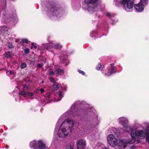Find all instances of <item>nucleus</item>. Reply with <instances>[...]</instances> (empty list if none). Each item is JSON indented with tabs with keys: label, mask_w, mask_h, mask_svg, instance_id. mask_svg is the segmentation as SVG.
<instances>
[{
	"label": "nucleus",
	"mask_w": 149,
	"mask_h": 149,
	"mask_svg": "<svg viewBox=\"0 0 149 149\" xmlns=\"http://www.w3.org/2000/svg\"><path fill=\"white\" fill-rule=\"evenodd\" d=\"M61 122L62 120L60 117L56 125V128L61 125L57 134L59 137L63 138L72 131L74 124L73 120H66L62 123Z\"/></svg>",
	"instance_id": "1"
},
{
	"label": "nucleus",
	"mask_w": 149,
	"mask_h": 149,
	"mask_svg": "<svg viewBox=\"0 0 149 149\" xmlns=\"http://www.w3.org/2000/svg\"><path fill=\"white\" fill-rule=\"evenodd\" d=\"M134 135L131 136L132 139L131 140H127L125 139L120 140L119 141V146H123V148H125L128 143H134L135 141V136L136 137L140 139H143L144 138L145 136L146 137L149 135V126L146 127L145 130H137L135 132V134H134Z\"/></svg>",
	"instance_id": "2"
},
{
	"label": "nucleus",
	"mask_w": 149,
	"mask_h": 149,
	"mask_svg": "<svg viewBox=\"0 0 149 149\" xmlns=\"http://www.w3.org/2000/svg\"><path fill=\"white\" fill-rule=\"evenodd\" d=\"M117 120L119 123L123 126L125 131L128 133H130L131 135L132 136L134 135V129L132 128L131 126L127 124L128 123V120L127 118L125 117H121L118 118Z\"/></svg>",
	"instance_id": "3"
},
{
	"label": "nucleus",
	"mask_w": 149,
	"mask_h": 149,
	"mask_svg": "<svg viewBox=\"0 0 149 149\" xmlns=\"http://www.w3.org/2000/svg\"><path fill=\"white\" fill-rule=\"evenodd\" d=\"M60 9L57 8L54 5L50 4L48 6V13L50 17L55 16L57 17H61L62 15Z\"/></svg>",
	"instance_id": "4"
},
{
	"label": "nucleus",
	"mask_w": 149,
	"mask_h": 149,
	"mask_svg": "<svg viewBox=\"0 0 149 149\" xmlns=\"http://www.w3.org/2000/svg\"><path fill=\"white\" fill-rule=\"evenodd\" d=\"M79 104V102H75L71 107L70 109L65 113L63 115V116H64L67 117H72L78 115V112L77 110V106Z\"/></svg>",
	"instance_id": "5"
},
{
	"label": "nucleus",
	"mask_w": 149,
	"mask_h": 149,
	"mask_svg": "<svg viewBox=\"0 0 149 149\" xmlns=\"http://www.w3.org/2000/svg\"><path fill=\"white\" fill-rule=\"evenodd\" d=\"M98 0H85V2L87 3H92L91 5L89 6L88 8V10L90 13H92L93 12L97 11L99 10L98 6L96 3Z\"/></svg>",
	"instance_id": "6"
},
{
	"label": "nucleus",
	"mask_w": 149,
	"mask_h": 149,
	"mask_svg": "<svg viewBox=\"0 0 149 149\" xmlns=\"http://www.w3.org/2000/svg\"><path fill=\"white\" fill-rule=\"evenodd\" d=\"M31 148H39L41 149H49L41 140L36 141L35 140L31 141L29 143Z\"/></svg>",
	"instance_id": "7"
},
{
	"label": "nucleus",
	"mask_w": 149,
	"mask_h": 149,
	"mask_svg": "<svg viewBox=\"0 0 149 149\" xmlns=\"http://www.w3.org/2000/svg\"><path fill=\"white\" fill-rule=\"evenodd\" d=\"M107 140L109 144L111 147L116 146L118 144V140L112 134L107 136Z\"/></svg>",
	"instance_id": "8"
},
{
	"label": "nucleus",
	"mask_w": 149,
	"mask_h": 149,
	"mask_svg": "<svg viewBox=\"0 0 149 149\" xmlns=\"http://www.w3.org/2000/svg\"><path fill=\"white\" fill-rule=\"evenodd\" d=\"M134 0H123L120 2V5L125 8L126 7L128 9H131L133 7Z\"/></svg>",
	"instance_id": "9"
},
{
	"label": "nucleus",
	"mask_w": 149,
	"mask_h": 149,
	"mask_svg": "<svg viewBox=\"0 0 149 149\" xmlns=\"http://www.w3.org/2000/svg\"><path fill=\"white\" fill-rule=\"evenodd\" d=\"M116 72V69L115 67L111 65H110L108 68L106 70L104 74L106 76H109L115 73Z\"/></svg>",
	"instance_id": "10"
},
{
	"label": "nucleus",
	"mask_w": 149,
	"mask_h": 149,
	"mask_svg": "<svg viewBox=\"0 0 149 149\" xmlns=\"http://www.w3.org/2000/svg\"><path fill=\"white\" fill-rule=\"evenodd\" d=\"M77 148L84 149L86 145V141L84 139H79L76 143Z\"/></svg>",
	"instance_id": "11"
},
{
	"label": "nucleus",
	"mask_w": 149,
	"mask_h": 149,
	"mask_svg": "<svg viewBox=\"0 0 149 149\" xmlns=\"http://www.w3.org/2000/svg\"><path fill=\"white\" fill-rule=\"evenodd\" d=\"M134 8L137 11L141 12L143 9V5L141 2L139 3L134 5Z\"/></svg>",
	"instance_id": "12"
},
{
	"label": "nucleus",
	"mask_w": 149,
	"mask_h": 149,
	"mask_svg": "<svg viewBox=\"0 0 149 149\" xmlns=\"http://www.w3.org/2000/svg\"><path fill=\"white\" fill-rule=\"evenodd\" d=\"M53 45L51 44L49 45L47 47L48 49H51L53 48L55 49H60L62 47V46L58 43H56L54 45Z\"/></svg>",
	"instance_id": "13"
},
{
	"label": "nucleus",
	"mask_w": 149,
	"mask_h": 149,
	"mask_svg": "<svg viewBox=\"0 0 149 149\" xmlns=\"http://www.w3.org/2000/svg\"><path fill=\"white\" fill-rule=\"evenodd\" d=\"M30 89V88L28 87L26 85H24L23 86V91L20 93V94L24 97H25L27 93V92L26 91V90H29Z\"/></svg>",
	"instance_id": "14"
},
{
	"label": "nucleus",
	"mask_w": 149,
	"mask_h": 149,
	"mask_svg": "<svg viewBox=\"0 0 149 149\" xmlns=\"http://www.w3.org/2000/svg\"><path fill=\"white\" fill-rule=\"evenodd\" d=\"M10 21L13 22H17V17L16 13L15 12L13 13L11 15H10Z\"/></svg>",
	"instance_id": "15"
},
{
	"label": "nucleus",
	"mask_w": 149,
	"mask_h": 149,
	"mask_svg": "<svg viewBox=\"0 0 149 149\" xmlns=\"http://www.w3.org/2000/svg\"><path fill=\"white\" fill-rule=\"evenodd\" d=\"M63 95V91H59L56 94V97L57 99V101L60 100H61Z\"/></svg>",
	"instance_id": "16"
},
{
	"label": "nucleus",
	"mask_w": 149,
	"mask_h": 149,
	"mask_svg": "<svg viewBox=\"0 0 149 149\" xmlns=\"http://www.w3.org/2000/svg\"><path fill=\"white\" fill-rule=\"evenodd\" d=\"M8 28L6 26H0V32L3 33L7 32L8 31Z\"/></svg>",
	"instance_id": "17"
},
{
	"label": "nucleus",
	"mask_w": 149,
	"mask_h": 149,
	"mask_svg": "<svg viewBox=\"0 0 149 149\" xmlns=\"http://www.w3.org/2000/svg\"><path fill=\"white\" fill-rule=\"evenodd\" d=\"M55 73L59 75H62L64 74L63 70L59 68H56L54 70Z\"/></svg>",
	"instance_id": "18"
},
{
	"label": "nucleus",
	"mask_w": 149,
	"mask_h": 149,
	"mask_svg": "<svg viewBox=\"0 0 149 149\" xmlns=\"http://www.w3.org/2000/svg\"><path fill=\"white\" fill-rule=\"evenodd\" d=\"M142 128V127L141 124L139 123H135L134 124L133 127L132 128H133L134 131L135 129H137Z\"/></svg>",
	"instance_id": "19"
},
{
	"label": "nucleus",
	"mask_w": 149,
	"mask_h": 149,
	"mask_svg": "<svg viewBox=\"0 0 149 149\" xmlns=\"http://www.w3.org/2000/svg\"><path fill=\"white\" fill-rule=\"evenodd\" d=\"M6 72L7 75L9 76H14L15 75L14 72H13L12 71L10 70H7Z\"/></svg>",
	"instance_id": "20"
},
{
	"label": "nucleus",
	"mask_w": 149,
	"mask_h": 149,
	"mask_svg": "<svg viewBox=\"0 0 149 149\" xmlns=\"http://www.w3.org/2000/svg\"><path fill=\"white\" fill-rule=\"evenodd\" d=\"M29 41L27 39H24L22 40L21 41V43L22 44V45H24V43H26L28 44L29 43Z\"/></svg>",
	"instance_id": "21"
},
{
	"label": "nucleus",
	"mask_w": 149,
	"mask_h": 149,
	"mask_svg": "<svg viewBox=\"0 0 149 149\" xmlns=\"http://www.w3.org/2000/svg\"><path fill=\"white\" fill-rule=\"evenodd\" d=\"M59 88V85L58 83H56L53 86V89L55 90H57Z\"/></svg>",
	"instance_id": "22"
},
{
	"label": "nucleus",
	"mask_w": 149,
	"mask_h": 149,
	"mask_svg": "<svg viewBox=\"0 0 149 149\" xmlns=\"http://www.w3.org/2000/svg\"><path fill=\"white\" fill-rule=\"evenodd\" d=\"M12 55V54L10 52H8L6 54V57L7 58L10 57Z\"/></svg>",
	"instance_id": "23"
},
{
	"label": "nucleus",
	"mask_w": 149,
	"mask_h": 149,
	"mask_svg": "<svg viewBox=\"0 0 149 149\" xmlns=\"http://www.w3.org/2000/svg\"><path fill=\"white\" fill-rule=\"evenodd\" d=\"M26 64L25 63H22L21 64L20 68H23L26 67Z\"/></svg>",
	"instance_id": "24"
},
{
	"label": "nucleus",
	"mask_w": 149,
	"mask_h": 149,
	"mask_svg": "<svg viewBox=\"0 0 149 149\" xmlns=\"http://www.w3.org/2000/svg\"><path fill=\"white\" fill-rule=\"evenodd\" d=\"M102 67V65L101 63H99L96 67V69L97 70H100V68H101Z\"/></svg>",
	"instance_id": "25"
},
{
	"label": "nucleus",
	"mask_w": 149,
	"mask_h": 149,
	"mask_svg": "<svg viewBox=\"0 0 149 149\" xmlns=\"http://www.w3.org/2000/svg\"><path fill=\"white\" fill-rule=\"evenodd\" d=\"M54 72L52 70L49 71L48 73V74L49 75H53L54 74Z\"/></svg>",
	"instance_id": "26"
},
{
	"label": "nucleus",
	"mask_w": 149,
	"mask_h": 149,
	"mask_svg": "<svg viewBox=\"0 0 149 149\" xmlns=\"http://www.w3.org/2000/svg\"><path fill=\"white\" fill-rule=\"evenodd\" d=\"M49 80L52 83H54L55 82L54 79L52 77H51L49 78Z\"/></svg>",
	"instance_id": "27"
},
{
	"label": "nucleus",
	"mask_w": 149,
	"mask_h": 149,
	"mask_svg": "<svg viewBox=\"0 0 149 149\" xmlns=\"http://www.w3.org/2000/svg\"><path fill=\"white\" fill-rule=\"evenodd\" d=\"M28 95L29 97H31L33 96V94L32 92H27V94Z\"/></svg>",
	"instance_id": "28"
},
{
	"label": "nucleus",
	"mask_w": 149,
	"mask_h": 149,
	"mask_svg": "<svg viewBox=\"0 0 149 149\" xmlns=\"http://www.w3.org/2000/svg\"><path fill=\"white\" fill-rule=\"evenodd\" d=\"M8 47L10 49L12 48L13 47V45L12 44L10 43H9L8 45Z\"/></svg>",
	"instance_id": "29"
},
{
	"label": "nucleus",
	"mask_w": 149,
	"mask_h": 149,
	"mask_svg": "<svg viewBox=\"0 0 149 149\" xmlns=\"http://www.w3.org/2000/svg\"><path fill=\"white\" fill-rule=\"evenodd\" d=\"M25 53L26 54H28L29 52V49L26 48L24 49Z\"/></svg>",
	"instance_id": "30"
},
{
	"label": "nucleus",
	"mask_w": 149,
	"mask_h": 149,
	"mask_svg": "<svg viewBox=\"0 0 149 149\" xmlns=\"http://www.w3.org/2000/svg\"><path fill=\"white\" fill-rule=\"evenodd\" d=\"M33 47L35 49H36L37 48V46L36 45H34V43H31V48L32 49Z\"/></svg>",
	"instance_id": "31"
},
{
	"label": "nucleus",
	"mask_w": 149,
	"mask_h": 149,
	"mask_svg": "<svg viewBox=\"0 0 149 149\" xmlns=\"http://www.w3.org/2000/svg\"><path fill=\"white\" fill-rule=\"evenodd\" d=\"M65 149H73V148L71 146H68L66 147Z\"/></svg>",
	"instance_id": "32"
},
{
	"label": "nucleus",
	"mask_w": 149,
	"mask_h": 149,
	"mask_svg": "<svg viewBox=\"0 0 149 149\" xmlns=\"http://www.w3.org/2000/svg\"><path fill=\"white\" fill-rule=\"evenodd\" d=\"M42 61H43L44 63H45L46 61L45 58V57H42Z\"/></svg>",
	"instance_id": "33"
},
{
	"label": "nucleus",
	"mask_w": 149,
	"mask_h": 149,
	"mask_svg": "<svg viewBox=\"0 0 149 149\" xmlns=\"http://www.w3.org/2000/svg\"><path fill=\"white\" fill-rule=\"evenodd\" d=\"M78 71L82 75H84L85 74L84 72L82 70H79Z\"/></svg>",
	"instance_id": "34"
},
{
	"label": "nucleus",
	"mask_w": 149,
	"mask_h": 149,
	"mask_svg": "<svg viewBox=\"0 0 149 149\" xmlns=\"http://www.w3.org/2000/svg\"><path fill=\"white\" fill-rule=\"evenodd\" d=\"M42 65L40 64V63H38V64L37 65V67L38 68H39L42 66Z\"/></svg>",
	"instance_id": "35"
},
{
	"label": "nucleus",
	"mask_w": 149,
	"mask_h": 149,
	"mask_svg": "<svg viewBox=\"0 0 149 149\" xmlns=\"http://www.w3.org/2000/svg\"><path fill=\"white\" fill-rule=\"evenodd\" d=\"M141 1L143 3H146L147 2V0H141Z\"/></svg>",
	"instance_id": "36"
},
{
	"label": "nucleus",
	"mask_w": 149,
	"mask_h": 149,
	"mask_svg": "<svg viewBox=\"0 0 149 149\" xmlns=\"http://www.w3.org/2000/svg\"><path fill=\"white\" fill-rule=\"evenodd\" d=\"M39 90L40 91L41 93H43L44 91V90L42 88L40 89Z\"/></svg>",
	"instance_id": "37"
},
{
	"label": "nucleus",
	"mask_w": 149,
	"mask_h": 149,
	"mask_svg": "<svg viewBox=\"0 0 149 149\" xmlns=\"http://www.w3.org/2000/svg\"><path fill=\"white\" fill-rule=\"evenodd\" d=\"M146 141L147 142H149V137L148 138V137H146Z\"/></svg>",
	"instance_id": "38"
},
{
	"label": "nucleus",
	"mask_w": 149,
	"mask_h": 149,
	"mask_svg": "<svg viewBox=\"0 0 149 149\" xmlns=\"http://www.w3.org/2000/svg\"><path fill=\"white\" fill-rule=\"evenodd\" d=\"M89 129H90V128H89L88 130H89V131L90 132H92L93 130L94 129V128H92V129H91V130H90Z\"/></svg>",
	"instance_id": "39"
},
{
	"label": "nucleus",
	"mask_w": 149,
	"mask_h": 149,
	"mask_svg": "<svg viewBox=\"0 0 149 149\" xmlns=\"http://www.w3.org/2000/svg\"><path fill=\"white\" fill-rule=\"evenodd\" d=\"M107 15L108 16H110V14L109 13H107Z\"/></svg>",
	"instance_id": "40"
},
{
	"label": "nucleus",
	"mask_w": 149,
	"mask_h": 149,
	"mask_svg": "<svg viewBox=\"0 0 149 149\" xmlns=\"http://www.w3.org/2000/svg\"><path fill=\"white\" fill-rule=\"evenodd\" d=\"M39 90L37 89V90H36L35 91V92H36V93H38L39 92Z\"/></svg>",
	"instance_id": "41"
},
{
	"label": "nucleus",
	"mask_w": 149,
	"mask_h": 149,
	"mask_svg": "<svg viewBox=\"0 0 149 149\" xmlns=\"http://www.w3.org/2000/svg\"><path fill=\"white\" fill-rule=\"evenodd\" d=\"M130 149H134V146H132L130 147Z\"/></svg>",
	"instance_id": "42"
},
{
	"label": "nucleus",
	"mask_w": 149,
	"mask_h": 149,
	"mask_svg": "<svg viewBox=\"0 0 149 149\" xmlns=\"http://www.w3.org/2000/svg\"><path fill=\"white\" fill-rule=\"evenodd\" d=\"M8 22V20H6L5 21V22Z\"/></svg>",
	"instance_id": "43"
},
{
	"label": "nucleus",
	"mask_w": 149,
	"mask_h": 149,
	"mask_svg": "<svg viewBox=\"0 0 149 149\" xmlns=\"http://www.w3.org/2000/svg\"><path fill=\"white\" fill-rule=\"evenodd\" d=\"M44 81H42V83H44Z\"/></svg>",
	"instance_id": "44"
},
{
	"label": "nucleus",
	"mask_w": 149,
	"mask_h": 149,
	"mask_svg": "<svg viewBox=\"0 0 149 149\" xmlns=\"http://www.w3.org/2000/svg\"><path fill=\"white\" fill-rule=\"evenodd\" d=\"M113 130H116V129L115 128H113Z\"/></svg>",
	"instance_id": "45"
}]
</instances>
